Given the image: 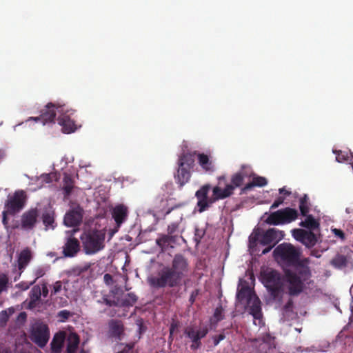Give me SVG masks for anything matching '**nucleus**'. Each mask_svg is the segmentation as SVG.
I'll return each instance as SVG.
<instances>
[{
    "label": "nucleus",
    "instance_id": "obj_28",
    "mask_svg": "<svg viewBox=\"0 0 353 353\" xmlns=\"http://www.w3.org/2000/svg\"><path fill=\"white\" fill-rule=\"evenodd\" d=\"M261 303L259 298L256 295L252 299L249 306V313L254 317V319L260 320L262 317L261 312Z\"/></svg>",
    "mask_w": 353,
    "mask_h": 353
},
{
    "label": "nucleus",
    "instance_id": "obj_36",
    "mask_svg": "<svg viewBox=\"0 0 353 353\" xmlns=\"http://www.w3.org/2000/svg\"><path fill=\"white\" fill-rule=\"evenodd\" d=\"M299 210L302 216H307L310 211L309 198L307 194H304L299 199Z\"/></svg>",
    "mask_w": 353,
    "mask_h": 353
},
{
    "label": "nucleus",
    "instance_id": "obj_10",
    "mask_svg": "<svg viewBox=\"0 0 353 353\" xmlns=\"http://www.w3.org/2000/svg\"><path fill=\"white\" fill-rule=\"evenodd\" d=\"M293 237L299 242L304 245L307 248L311 249L320 241V234H316L312 231L297 228L292 231Z\"/></svg>",
    "mask_w": 353,
    "mask_h": 353
},
{
    "label": "nucleus",
    "instance_id": "obj_33",
    "mask_svg": "<svg viewBox=\"0 0 353 353\" xmlns=\"http://www.w3.org/2000/svg\"><path fill=\"white\" fill-rule=\"evenodd\" d=\"M32 259V252L29 248L23 249L19 254L18 265L20 270L24 269Z\"/></svg>",
    "mask_w": 353,
    "mask_h": 353
},
{
    "label": "nucleus",
    "instance_id": "obj_42",
    "mask_svg": "<svg viewBox=\"0 0 353 353\" xmlns=\"http://www.w3.org/2000/svg\"><path fill=\"white\" fill-rule=\"evenodd\" d=\"M8 283V278L6 274H0V294L4 291Z\"/></svg>",
    "mask_w": 353,
    "mask_h": 353
},
{
    "label": "nucleus",
    "instance_id": "obj_44",
    "mask_svg": "<svg viewBox=\"0 0 353 353\" xmlns=\"http://www.w3.org/2000/svg\"><path fill=\"white\" fill-rule=\"evenodd\" d=\"M179 226L178 223H172L168 227V233L172 235H179L178 234H176L179 230Z\"/></svg>",
    "mask_w": 353,
    "mask_h": 353
},
{
    "label": "nucleus",
    "instance_id": "obj_20",
    "mask_svg": "<svg viewBox=\"0 0 353 353\" xmlns=\"http://www.w3.org/2000/svg\"><path fill=\"white\" fill-rule=\"evenodd\" d=\"M108 326L110 336L117 340H121V336L124 333V326L122 321L112 319L109 321Z\"/></svg>",
    "mask_w": 353,
    "mask_h": 353
},
{
    "label": "nucleus",
    "instance_id": "obj_29",
    "mask_svg": "<svg viewBox=\"0 0 353 353\" xmlns=\"http://www.w3.org/2000/svg\"><path fill=\"white\" fill-rule=\"evenodd\" d=\"M305 219L299 223L301 227L306 228L307 231H319L320 223L319 220L315 219L312 214H307L305 216Z\"/></svg>",
    "mask_w": 353,
    "mask_h": 353
},
{
    "label": "nucleus",
    "instance_id": "obj_62",
    "mask_svg": "<svg viewBox=\"0 0 353 353\" xmlns=\"http://www.w3.org/2000/svg\"><path fill=\"white\" fill-rule=\"evenodd\" d=\"M218 180H219V184H221V181H225L226 179H225V176H219Z\"/></svg>",
    "mask_w": 353,
    "mask_h": 353
},
{
    "label": "nucleus",
    "instance_id": "obj_58",
    "mask_svg": "<svg viewBox=\"0 0 353 353\" xmlns=\"http://www.w3.org/2000/svg\"><path fill=\"white\" fill-rule=\"evenodd\" d=\"M310 255L315 256L316 258H319L321 256V252L316 249L312 250L310 252Z\"/></svg>",
    "mask_w": 353,
    "mask_h": 353
},
{
    "label": "nucleus",
    "instance_id": "obj_8",
    "mask_svg": "<svg viewBox=\"0 0 353 353\" xmlns=\"http://www.w3.org/2000/svg\"><path fill=\"white\" fill-rule=\"evenodd\" d=\"M169 268L181 282L191 272V266L188 259L181 254L174 255Z\"/></svg>",
    "mask_w": 353,
    "mask_h": 353
},
{
    "label": "nucleus",
    "instance_id": "obj_39",
    "mask_svg": "<svg viewBox=\"0 0 353 353\" xmlns=\"http://www.w3.org/2000/svg\"><path fill=\"white\" fill-rule=\"evenodd\" d=\"M47 270H48V268H47V267H45V266H39V267H37V268H35L34 270V274L36 277H35L34 280L30 283V285H32L33 283H34L36 282V281L38 279L44 276L46 274V272H47Z\"/></svg>",
    "mask_w": 353,
    "mask_h": 353
},
{
    "label": "nucleus",
    "instance_id": "obj_12",
    "mask_svg": "<svg viewBox=\"0 0 353 353\" xmlns=\"http://www.w3.org/2000/svg\"><path fill=\"white\" fill-rule=\"evenodd\" d=\"M209 330L207 327H203L196 330L194 326H188L184 330V334L188 337L192 344L190 348L192 350H196L201 346V339L204 338L208 333Z\"/></svg>",
    "mask_w": 353,
    "mask_h": 353
},
{
    "label": "nucleus",
    "instance_id": "obj_5",
    "mask_svg": "<svg viewBox=\"0 0 353 353\" xmlns=\"http://www.w3.org/2000/svg\"><path fill=\"white\" fill-rule=\"evenodd\" d=\"M263 283L273 299L278 298L283 289L281 274L275 270L267 269L261 274Z\"/></svg>",
    "mask_w": 353,
    "mask_h": 353
},
{
    "label": "nucleus",
    "instance_id": "obj_43",
    "mask_svg": "<svg viewBox=\"0 0 353 353\" xmlns=\"http://www.w3.org/2000/svg\"><path fill=\"white\" fill-rule=\"evenodd\" d=\"M332 232L334 234V236L341 241L345 240V234L343 230L338 228H332L331 229Z\"/></svg>",
    "mask_w": 353,
    "mask_h": 353
},
{
    "label": "nucleus",
    "instance_id": "obj_60",
    "mask_svg": "<svg viewBox=\"0 0 353 353\" xmlns=\"http://www.w3.org/2000/svg\"><path fill=\"white\" fill-rule=\"evenodd\" d=\"M279 191L280 194H283L285 196H289L291 194V192L287 190L285 188H280Z\"/></svg>",
    "mask_w": 353,
    "mask_h": 353
},
{
    "label": "nucleus",
    "instance_id": "obj_63",
    "mask_svg": "<svg viewBox=\"0 0 353 353\" xmlns=\"http://www.w3.org/2000/svg\"><path fill=\"white\" fill-rule=\"evenodd\" d=\"M19 316L22 319H26V312H21L19 314Z\"/></svg>",
    "mask_w": 353,
    "mask_h": 353
},
{
    "label": "nucleus",
    "instance_id": "obj_30",
    "mask_svg": "<svg viewBox=\"0 0 353 353\" xmlns=\"http://www.w3.org/2000/svg\"><path fill=\"white\" fill-rule=\"evenodd\" d=\"M41 296V287L38 285H34L29 292L30 301L28 303V307L30 309H33L38 305Z\"/></svg>",
    "mask_w": 353,
    "mask_h": 353
},
{
    "label": "nucleus",
    "instance_id": "obj_55",
    "mask_svg": "<svg viewBox=\"0 0 353 353\" xmlns=\"http://www.w3.org/2000/svg\"><path fill=\"white\" fill-rule=\"evenodd\" d=\"M104 281L106 284L110 285L112 283V276L110 274H105L103 276Z\"/></svg>",
    "mask_w": 353,
    "mask_h": 353
},
{
    "label": "nucleus",
    "instance_id": "obj_6",
    "mask_svg": "<svg viewBox=\"0 0 353 353\" xmlns=\"http://www.w3.org/2000/svg\"><path fill=\"white\" fill-rule=\"evenodd\" d=\"M298 216L297 210L287 207L272 212L266 219L265 222L273 225H285L294 221Z\"/></svg>",
    "mask_w": 353,
    "mask_h": 353
},
{
    "label": "nucleus",
    "instance_id": "obj_54",
    "mask_svg": "<svg viewBox=\"0 0 353 353\" xmlns=\"http://www.w3.org/2000/svg\"><path fill=\"white\" fill-rule=\"evenodd\" d=\"M41 295H43V297H47L48 296L49 290L48 288V285L46 283H43L41 285Z\"/></svg>",
    "mask_w": 353,
    "mask_h": 353
},
{
    "label": "nucleus",
    "instance_id": "obj_17",
    "mask_svg": "<svg viewBox=\"0 0 353 353\" xmlns=\"http://www.w3.org/2000/svg\"><path fill=\"white\" fill-rule=\"evenodd\" d=\"M210 188V184H205L196 192L195 195L198 199L197 206L199 208L200 212L206 210L213 203H210V198L208 196Z\"/></svg>",
    "mask_w": 353,
    "mask_h": 353
},
{
    "label": "nucleus",
    "instance_id": "obj_46",
    "mask_svg": "<svg viewBox=\"0 0 353 353\" xmlns=\"http://www.w3.org/2000/svg\"><path fill=\"white\" fill-rule=\"evenodd\" d=\"M199 294H200L199 289H195L191 292V294L189 298V303L190 305H192L195 302L196 299L199 296Z\"/></svg>",
    "mask_w": 353,
    "mask_h": 353
},
{
    "label": "nucleus",
    "instance_id": "obj_51",
    "mask_svg": "<svg viewBox=\"0 0 353 353\" xmlns=\"http://www.w3.org/2000/svg\"><path fill=\"white\" fill-rule=\"evenodd\" d=\"M52 174H44L41 176V179L43 181L46 183H51L52 181Z\"/></svg>",
    "mask_w": 353,
    "mask_h": 353
},
{
    "label": "nucleus",
    "instance_id": "obj_52",
    "mask_svg": "<svg viewBox=\"0 0 353 353\" xmlns=\"http://www.w3.org/2000/svg\"><path fill=\"white\" fill-rule=\"evenodd\" d=\"M99 303H104L106 305H108V306H112V305H116V303L114 301H111L110 299H108L106 296H103L102 298V300L101 301H98Z\"/></svg>",
    "mask_w": 353,
    "mask_h": 353
},
{
    "label": "nucleus",
    "instance_id": "obj_64",
    "mask_svg": "<svg viewBox=\"0 0 353 353\" xmlns=\"http://www.w3.org/2000/svg\"><path fill=\"white\" fill-rule=\"evenodd\" d=\"M350 292L352 294V299H353V285H352L351 288H350Z\"/></svg>",
    "mask_w": 353,
    "mask_h": 353
},
{
    "label": "nucleus",
    "instance_id": "obj_23",
    "mask_svg": "<svg viewBox=\"0 0 353 353\" xmlns=\"http://www.w3.org/2000/svg\"><path fill=\"white\" fill-rule=\"evenodd\" d=\"M180 237L181 236L179 235H172L168 233V234H162L156 240V243L163 251L169 245L172 247V245L176 243Z\"/></svg>",
    "mask_w": 353,
    "mask_h": 353
},
{
    "label": "nucleus",
    "instance_id": "obj_38",
    "mask_svg": "<svg viewBox=\"0 0 353 353\" xmlns=\"http://www.w3.org/2000/svg\"><path fill=\"white\" fill-rule=\"evenodd\" d=\"M138 300L137 296L132 292L128 293L122 300V305L130 307L134 305Z\"/></svg>",
    "mask_w": 353,
    "mask_h": 353
},
{
    "label": "nucleus",
    "instance_id": "obj_57",
    "mask_svg": "<svg viewBox=\"0 0 353 353\" xmlns=\"http://www.w3.org/2000/svg\"><path fill=\"white\" fill-rule=\"evenodd\" d=\"M70 316V312L67 310H61L59 313V316L63 319H68Z\"/></svg>",
    "mask_w": 353,
    "mask_h": 353
},
{
    "label": "nucleus",
    "instance_id": "obj_15",
    "mask_svg": "<svg viewBox=\"0 0 353 353\" xmlns=\"http://www.w3.org/2000/svg\"><path fill=\"white\" fill-rule=\"evenodd\" d=\"M59 110L61 114L59 116L58 123L62 127V130L65 133H71L76 130L74 121L71 118L74 114V110H64L63 108H60Z\"/></svg>",
    "mask_w": 353,
    "mask_h": 353
},
{
    "label": "nucleus",
    "instance_id": "obj_21",
    "mask_svg": "<svg viewBox=\"0 0 353 353\" xmlns=\"http://www.w3.org/2000/svg\"><path fill=\"white\" fill-rule=\"evenodd\" d=\"M197 157L198 163L205 172L212 174L214 172L216 169L214 163L208 155L204 153H199Z\"/></svg>",
    "mask_w": 353,
    "mask_h": 353
},
{
    "label": "nucleus",
    "instance_id": "obj_18",
    "mask_svg": "<svg viewBox=\"0 0 353 353\" xmlns=\"http://www.w3.org/2000/svg\"><path fill=\"white\" fill-rule=\"evenodd\" d=\"M233 194L232 188L230 185H225L223 189L219 185L214 186L212 188V194L210 197V203H215L219 200L225 199Z\"/></svg>",
    "mask_w": 353,
    "mask_h": 353
},
{
    "label": "nucleus",
    "instance_id": "obj_26",
    "mask_svg": "<svg viewBox=\"0 0 353 353\" xmlns=\"http://www.w3.org/2000/svg\"><path fill=\"white\" fill-rule=\"evenodd\" d=\"M128 208L124 205H118L114 208L112 211V217L117 225H120L128 216Z\"/></svg>",
    "mask_w": 353,
    "mask_h": 353
},
{
    "label": "nucleus",
    "instance_id": "obj_47",
    "mask_svg": "<svg viewBox=\"0 0 353 353\" xmlns=\"http://www.w3.org/2000/svg\"><path fill=\"white\" fill-rule=\"evenodd\" d=\"M223 309L221 307H216L214 312V317L216 319V321H220L223 319V316L222 314Z\"/></svg>",
    "mask_w": 353,
    "mask_h": 353
},
{
    "label": "nucleus",
    "instance_id": "obj_14",
    "mask_svg": "<svg viewBox=\"0 0 353 353\" xmlns=\"http://www.w3.org/2000/svg\"><path fill=\"white\" fill-rule=\"evenodd\" d=\"M39 212L37 208H31L24 212L20 219V229L24 231L32 230L38 221Z\"/></svg>",
    "mask_w": 353,
    "mask_h": 353
},
{
    "label": "nucleus",
    "instance_id": "obj_34",
    "mask_svg": "<svg viewBox=\"0 0 353 353\" xmlns=\"http://www.w3.org/2000/svg\"><path fill=\"white\" fill-rule=\"evenodd\" d=\"M63 191L64 197H68L74 187V181L72 176L69 174L65 173L63 179Z\"/></svg>",
    "mask_w": 353,
    "mask_h": 353
},
{
    "label": "nucleus",
    "instance_id": "obj_45",
    "mask_svg": "<svg viewBox=\"0 0 353 353\" xmlns=\"http://www.w3.org/2000/svg\"><path fill=\"white\" fill-rule=\"evenodd\" d=\"M285 201V197L279 196L275 199L272 205L270 206V210H274L277 208L280 205L283 204Z\"/></svg>",
    "mask_w": 353,
    "mask_h": 353
},
{
    "label": "nucleus",
    "instance_id": "obj_19",
    "mask_svg": "<svg viewBox=\"0 0 353 353\" xmlns=\"http://www.w3.org/2000/svg\"><path fill=\"white\" fill-rule=\"evenodd\" d=\"M80 245L77 239L69 237L63 248V253L65 256L72 257L79 251Z\"/></svg>",
    "mask_w": 353,
    "mask_h": 353
},
{
    "label": "nucleus",
    "instance_id": "obj_27",
    "mask_svg": "<svg viewBox=\"0 0 353 353\" xmlns=\"http://www.w3.org/2000/svg\"><path fill=\"white\" fill-rule=\"evenodd\" d=\"M55 213L53 210H46L42 214V221L45 226V230H54L57 227L55 223Z\"/></svg>",
    "mask_w": 353,
    "mask_h": 353
},
{
    "label": "nucleus",
    "instance_id": "obj_61",
    "mask_svg": "<svg viewBox=\"0 0 353 353\" xmlns=\"http://www.w3.org/2000/svg\"><path fill=\"white\" fill-rule=\"evenodd\" d=\"M268 247L265 248L263 251H262V254H267L268 252H269L272 248L274 247L273 245H268Z\"/></svg>",
    "mask_w": 353,
    "mask_h": 353
},
{
    "label": "nucleus",
    "instance_id": "obj_59",
    "mask_svg": "<svg viewBox=\"0 0 353 353\" xmlns=\"http://www.w3.org/2000/svg\"><path fill=\"white\" fill-rule=\"evenodd\" d=\"M178 327V325L177 323H172L170 327V336L173 334V332L175 330V329H176Z\"/></svg>",
    "mask_w": 353,
    "mask_h": 353
},
{
    "label": "nucleus",
    "instance_id": "obj_56",
    "mask_svg": "<svg viewBox=\"0 0 353 353\" xmlns=\"http://www.w3.org/2000/svg\"><path fill=\"white\" fill-rule=\"evenodd\" d=\"M0 319L4 322H6L8 320V315L6 310H3L0 313Z\"/></svg>",
    "mask_w": 353,
    "mask_h": 353
},
{
    "label": "nucleus",
    "instance_id": "obj_50",
    "mask_svg": "<svg viewBox=\"0 0 353 353\" xmlns=\"http://www.w3.org/2000/svg\"><path fill=\"white\" fill-rule=\"evenodd\" d=\"M8 214H9L8 210H4L2 212V223L5 226V228H8Z\"/></svg>",
    "mask_w": 353,
    "mask_h": 353
},
{
    "label": "nucleus",
    "instance_id": "obj_35",
    "mask_svg": "<svg viewBox=\"0 0 353 353\" xmlns=\"http://www.w3.org/2000/svg\"><path fill=\"white\" fill-rule=\"evenodd\" d=\"M245 176L246 174L243 171L238 172L232 176L231 183L228 184V185L232 186L233 192L235 188L240 187L243 183Z\"/></svg>",
    "mask_w": 353,
    "mask_h": 353
},
{
    "label": "nucleus",
    "instance_id": "obj_4",
    "mask_svg": "<svg viewBox=\"0 0 353 353\" xmlns=\"http://www.w3.org/2000/svg\"><path fill=\"white\" fill-rule=\"evenodd\" d=\"M148 283L154 289L165 288L166 287L172 288L179 286L181 282L170 270L169 266L164 267L157 275L150 276L148 278Z\"/></svg>",
    "mask_w": 353,
    "mask_h": 353
},
{
    "label": "nucleus",
    "instance_id": "obj_49",
    "mask_svg": "<svg viewBox=\"0 0 353 353\" xmlns=\"http://www.w3.org/2000/svg\"><path fill=\"white\" fill-rule=\"evenodd\" d=\"M294 302L292 299H289L283 306V311L285 312H290L293 310Z\"/></svg>",
    "mask_w": 353,
    "mask_h": 353
},
{
    "label": "nucleus",
    "instance_id": "obj_32",
    "mask_svg": "<svg viewBox=\"0 0 353 353\" xmlns=\"http://www.w3.org/2000/svg\"><path fill=\"white\" fill-rule=\"evenodd\" d=\"M65 340V334L59 332L56 334L51 341V349L54 353H59Z\"/></svg>",
    "mask_w": 353,
    "mask_h": 353
},
{
    "label": "nucleus",
    "instance_id": "obj_40",
    "mask_svg": "<svg viewBox=\"0 0 353 353\" xmlns=\"http://www.w3.org/2000/svg\"><path fill=\"white\" fill-rule=\"evenodd\" d=\"M334 153L336 154V159L338 162L342 163L346 161H348L350 159V156L348 152H343L341 150H335Z\"/></svg>",
    "mask_w": 353,
    "mask_h": 353
},
{
    "label": "nucleus",
    "instance_id": "obj_3",
    "mask_svg": "<svg viewBox=\"0 0 353 353\" xmlns=\"http://www.w3.org/2000/svg\"><path fill=\"white\" fill-rule=\"evenodd\" d=\"M86 254H95L104 247L105 232L98 230H88L80 236Z\"/></svg>",
    "mask_w": 353,
    "mask_h": 353
},
{
    "label": "nucleus",
    "instance_id": "obj_41",
    "mask_svg": "<svg viewBox=\"0 0 353 353\" xmlns=\"http://www.w3.org/2000/svg\"><path fill=\"white\" fill-rule=\"evenodd\" d=\"M62 281H57L52 285L51 296H54L62 290Z\"/></svg>",
    "mask_w": 353,
    "mask_h": 353
},
{
    "label": "nucleus",
    "instance_id": "obj_31",
    "mask_svg": "<svg viewBox=\"0 0 353 353\" xmlns=\"http://www.w3.org/2000/svg\"><path fill=\"white\" fill-rule=\"evenodd\" d=\"M80 342L79 336L76 333H70L67 339V353H75Z\"/></svg>",
    "mask_w": 353,
    "mask_h": 353
},
{
    "label": "nucleus",
    "instance_id": "obj_9",
    "mask_svg": "<svg viewBox=\"0 0 353 353\" xmlns=\"http://www.w3.org/2000/svg\"><path fill=\"white\" fill-rule=\"evenodd\" d=\"M55 105L52 103H48L45 108L41 111V114L38 117H30L24 122H21L14 126V130L17 131V128L28 122L33 121L36 123L41 122L43 125L49 123H54L56 117Z\"/></svg>",
    "mask_w": 353,
    "mask_h": 353
},
{
    "label": "nucleus",
    "instance_id": "obj_48",
    "mask_svg": "<svg viewBox=\"0 0 353 353\" xmlns=\"http://www.w3.org/2000/svg\"><path fill=\"white\" fill-rule=\"evenodd\" d=\"M134 347V343H130L125 345L123 349L117 353H132V350Z\"/></svg>",
    "mask_w": 353,
    "mask_h": 353
},
{
    "label": "nucleus",
    "instance_id": "obj_7",
    "mask_svg": "<svg viewBox=\"0 0 353 353\" xmlns=\"http://www.w3.org/2000/svg\"><path fill=\"white\" fill-rule=\"evenodd\" d=\"M274 254L289 265H295L299 261L300 252L290 243H283L279 245L274 249Z\"/></svg>",
    "mask_w": 353,
    "mask_h": 353
},
{
    "label": "nucleus",
    "instance_id": "obj_25",
    "mask_svg": "<svg viewBox=\"0 0 353 353\" xmlns=\"http://www.w3.org/2000/svg\"><path fill=\"white\" fill-rule=\"evenodd\" d=\"M268 184V180L266 178L260 176H254L252 178V181L247 183L241 190V194H246L254 187H263Z\"/></svg>",
    "mask_w": 353,
    "mask_h": 353
},
{
    "label": "nucleus",
    "instance_id": "obj_37",
    "mask_svg": "<svg viewBox=\"0 0 353 353\" xmlns=\"http://www.w3.org/2000/svg\"><path fill=\"white\" fill-rule=\"evenodd\" d=\"M330 264L336 268H341L346 266L347 258L345 256L337 254L330 261Z\"/></svg>",
    "mask_w": 353,
    "mask_h": 353
},
{
    "label": "nucleus",
    "instance_id": "obj_24",
    "mask_svg": "<svg viewBox=\"0 0 353 353\" xmlns=\"http://www.w3.org/2000/svg\"><path fill=\"white\" fill-rule=\"evenodd\" d=\"M255 296L256 294L252 292L251 288L248 285H244L238 290L236 299L240 303L246 302L247 304H250L252 299Z\"/></svg>",
    "mask_w": 353,
    "mask_h": 353
},
{
    "label": "nucleus",
    "instance_id": "obj_13",
    "mask_svg": "<svg viewBox=\"0 0 353 353\" xmlns=\"http://www.w3.org/2000/svg\"><path fill=\"white\" fill-rule=\"evenodd\" d=\"M26 203V195L23 191L16 192L6 203L5 207L9 214L14 215L20 212Z\"/></svg>",
    "mask_w": 353,
    "mask_h": 353
},
{
    "label": "nucleus",
    "instance_id": "obj_1",
    "mask_svg": "<svg viewBox=\"0 0 353 353\" xmlns=\"http://www.w3.org/2000/svg\"><path fill=\"white\" fill-rule=\"evenodd\" d=\"M312 276L310 268L299 263L293 270L285 269L283 281L286 283L290 296L299 295L304 290L305 284Z\"/></svg>",
    "mask_w": 353,
    "mask_h": 353
},
{
    "label": "nucleus",
    "instance_id": "obj_11",
    "mask_svg": "<svg viewBox=\"0 0 353 353\" xmlns=\"http://www.w3.org/2000/svg\"><path fill=\"white\" fill-rule=\"evenodd\" d=\"M50 338V330L43 323H36L31 329L30 339L40 347L47 344Z\"/></svg>",
    "mask_w": 353,
    "mask_h": 353
},
{
    "label": "nucleus",
    "instance_id": "obj_22",
    "mask_svg": "<svg viewBox=\"0 0 353 353\" xmlns=\"http://www.w3.org/2000/svg\"><path fill=\"white\" fill-rule=\"evenodd\" d=\"M82 221V214L79 211L72 210L67 212L63 219L66 226L74 227L80 224Z\"/></svg>",
    "mask_w": 353,
    "mask_h": 353
},
{
    "label": "nucleus",
    "instance_id": "obj_53",
    "mask_svg": "<svg viewBox=\"0 0 353 353\" xmlns=\"http://www.w3.org/2000/svg\"><path fill=\"white\" fill-rule=\"evenodd\" d=\"M225 338V336L224 334H220L217 336H214L213 337V341L214 346L218 345V344L220 343L221 341L223 340Z\"/></svg>",
    "mask_w": 353,
    "mask_h": 353
},
{
    "label": "nucleus",
    "instance_id": "obj_2",
    "mask_svg": "<svg viewBox=\"0 0 353 353\" xmlns=\"http://www.w3.org/2000/svg\"><path fill=\"white\" fill-rule=\"evenodd\" d=\"M195 154H196V152H187L181 154L179 157L177 162L178 168L174 177L179 188H182L190 180L192 175L191 170L194 165Z\"/></svg>",
    "mask_w": 353,
    "mask_h": 353
},
{
    "label": "nucleus",
    "instance_id": "obj_16",
    "mask_svg": "<svg viewBox=\"0 0 353 353\" xmlns=\"http://www.w3.org/2000/svg\"><path fill=\"white\" fill-rule=\"evenodd\" d=\"M284 232L276 228H270L261 235L260 243L263 245L275 246L283 237Z\"/></svg>",
    "mask_w": 353,
    "mask_h": 353
}]
</instances>
